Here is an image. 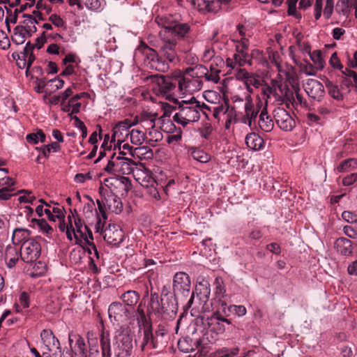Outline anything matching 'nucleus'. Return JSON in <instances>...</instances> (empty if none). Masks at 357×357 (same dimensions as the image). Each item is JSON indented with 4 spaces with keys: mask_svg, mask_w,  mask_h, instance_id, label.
Segmentation results:
<instances>
[{
    "mask_svg": "<svg viewBox=\"0 0 357 357\" xmlns=\"http://www.w3.org/2000/svg\"><path fill=\"white\" fill-rule=\"evenodd\" d=\"M68 344L71 350L70 357H83L86 351L85 341L78 334H68Z\"/></svg>",
    "mask_w": 357,
    "mask_h": 357,
    "instance_id": "nucleus-17",
    "label": "nucleus"
},
{
    "mask_svg": "<svg viewBox=\"0 0 357 357\" xmlns=\"http://www.w3.org/2000/svg\"><path fill=\"white\" fill-rule=\"evenodd\" d=\"M155 85L153 87V91L156 96L166 97L170 100L169 94L178 85L181 91L199 90L202 86V82L194 78L185 77L181 70H175L170 75H155Z\"/></svg>",
    "mask_w": 357,
    "mask_h": 357,
    "instance_id": "nucleus-2",
    "label": "nucleus"
},
{
    "mask_svg": "<svg viewBox=\"0 0 357 357\" xmlns=\"http://www.w3.org/2000/svg\"><path fill=\"white\" fill-rule=\"evenodd\" d=\"M41 340L49 351H54L60 348L59 341L55 337L52 331L44 329L40 333Z\"/></svg>",
    "mask_w": 357,
    "mask_h": 357,
    "instance_id": "nucleus-24",
    "label": "nucleus"
},
{
    "mask_svg": "<svg viewBox=\"0 0 357 357\" xmlns=\"http://www.w3.org/2000/svg\"><path fill=\"white\" fill-rule=\"evenodd\" d=\"M234 60L235 63L238 64L240 67L245 66L246 63L249 65H252L251 59L249 56H242L240 54H234Z\"/></svg>",
    "mask_w": 357,
    "mask_h": 357,
    "instance_id": "nucleus-60",
    "label": "nucleus"
},
{
    "mask_svg": "<svg viewBox=\"0 0 357 357\" xmlns=\"http://www.w3.org/2000/svg\"><path fill=\"white\" fill-rule=\"evenodd\" d=\"M31 232L24 228H16L13 232L12 241L14 244H20L31 239L29 238Z\"/></svg>",
    "mask_w": 357,
    "mask_h": 357,
    "instance_id": "nucleus-33",
    "label": "nucleus"
},
{
    "mask_svg": "<svg viewBox=\"0 0 357 357\" xmlns=\"http://www.w3.org/2000/svg\"><path fill=\"white\" fill-rule=\"evenodd\" d=\"M213 132V127L211 123H206L200 130V135L205 139H208Z\"/></svg>",
    "mask_w": 357,
    "mask_h": 357,
    "instance_id": "nucleus-63",
    "label": "nucleus"
},
{
    "mask_svg": "<svg viewBox=\"0 0 357 357\" xmlns=\"http://www.w3.org/2000/svg\"><path fill=\"white\" fill-rule=\"evenodd\" d=\"M191 155L194 160L202 163L207 162L211 159V156L209 154L206 153L203 150L197 149L192 151Z\"/></svg>",
    "mask_w": 357,
    "mask_h": 357,
    "instance_id": "nucleus-43",
    "label": "nucleus"
},
{
    "mask_svg": "<svg viewBox=\"0 0 357 357\" xmlns=\"http://www.w3.org/2000/svg\"><path fill=\"white\" fill-rule=\"evenodd\" d=\"M108 314L111 322L119 326L127 323L131 313L124 304L113 302L109 306Z\"/></svg>",
    "mask_w": 357,
    "mask_h": 357,
    "instance_id": "nucleus-14",
    "label": "nucleus"
},
{
    "mask_svg": "<svg viewBox=\"0 0 357 357\" xmlns=\"http://www.w3.org/2000/svg\"><path fill=\"white\" fill-rule=\"evenodd\" d=\"M151 316L136 318L138 332L135 342L139 344L142 351L162 349L167 343V329L164 326L159 324L153 333Z\"/></svg>",
    "mask_w": 357,
    "mask_h": 357,
    "instance_id": "nucleus-3",
    "label": "nucleus"
},
{
    "mask_svg": "<svg viewBox=\"0 0 357 357\" xmlns=\"http://www.w3.org/2000/svg\"><path fill=\"white\" fill-rule=\"evenodd\" d=\"M122 142V141H119L118 143L115 144L114 147V151H116V149H118L119 151L118 154L116 153V159H115L116 162L118 164V171L121 169L123 165H124L125 160H128V158L125 157V155H127V153L121 151Z\"/></svg>",
    "mask_w": 357,
    "mask_h": 357,
    "instance_id": "nucleus-40",
    "label": "nucleus"
},
{
    "mask_svg": "<svg viewBox=\"0 0 357 357\" xmlns=\"http://www.w3.org/2000/svg\"><path fill=\"white\" fill-rule=\"evenodd\" d=\"M171 100L174 104L178 105V109L173 116L174 121L185 128L189 123L197 122L200 119V113L197 107L183 105V103L174 98Z\"/></svg>",
    "mask_w": 357,
    "mask_h": 357,
    "instance_id": "nucleus-9",
    "label": "nucleus"
},
{
    "mask_svg": "<svg viewBox=\"0 0 357 357\" xmlns=\"http://www.w3.org/2000/svg\"><path fill=\"white\" fill-rule=\"evenodd\" d=\"M123 149H128V154L135 158H151L153 155V151L147 146H139L134 148L129 144L126 143L122 145Z\"/></svg>",
    "mask_w": 357,
    "mask_h": 357,
    "instance_id": "nucleus-21",
    "label": "nucleus"
},
{
    "mask_svg": "<svg viewBox=\"0 0 357 357\" xmlns=\"http://www.w3.org/2000/svg\"><path fill=\"white\" fill-rule=\"evenodd\" d=\"M298 0H287V3L288 4L287 14L290 16H294L295 18L298 20H301L302 17V15L301 13L296 10V3Z\"/></svg>",
    "mask_w": 357,
    "mask_h": 357,
    "instance_id": "nucleus-52",
    "label": "nucleus"
},
{
    "mask_svg": "<svg viewBox=\"0 0 357 357\" xmlns=\"http://www.w3.org/2000/svg\"><path fill=\"white\" fill-rule=\"evenodd\" d=\"M342 218L347 222L354 223L357 222V215L349 211H344L342 213Z\"/></svg>",
    "mask_w": 357,
    "mask_h": 357,
    "instance_id": "nucleus-64",
    "label": "nucleus"
},
{
    "mask_svg": "<svg viewBox=\"0 0 357 357\" xmlns=\"http://www.w3.org/2000/svg\"><path fill=\"white\" fill-rule=\"evenodd\" d=\"M258 124L260 128L266 132H271L273 128V121L271 116L268 115L266 108L259 114Z\"/></svg>",
    "mask_w": 357,
    "mask_h": 357,
    "instance_id": "nucleus-29",
    "label": "nucleus"
},
{
    "mask_svg": "<svg viewBox=\"0 0 357 357\" xmlns=\"http://www.w3.org/2000/svg\"><path fill=\"white\" fill-rule=\"evenodd\" d=\"M352 3H342V2L337 1L335 6V11L340 15H342L347 18L349 16Z\"/></svg>",
    "mask_w": 357,
    "mask_h": 357,
    "instance_id": "nucleus-48",
    "label": "nucleus"
},
{
    "mask_svg": "<svg viewBox=\"0 0 357 357\" xmlns=\"http://www.w3.org/2000/svg\"><path fill=\"white\" fill-rule=\"evenodd\" d=\"M225 105H218V106L213 107V116H214L215 119H218L219 114L221 112H223L224 114H225L228 111L229 105V100L227 98L225 100Z\"/></svg>",
    "mask_w": 357,
    "mask_h": 357,
    "instance_id": "nucleus-56",
    "label": "nucleus"
},
{
    "mask_svg": "<svg viewBox=\"0 0 357 357\" xmlns=\"http://www.w3.org/2000/svg\"><path fill=\"white\" fill-rule=\"evenodd\" d=\"M191 280L188 273L176 272L172 281V290L178 297L187 298L190 294Z\"/></svg>",
    "mask_w": 357,
    "mask_h": 357,
    "instance_id": "nucleus-12",
    "label": "nucleus"
},
{
    "mask_svg": "<svg viewBox=\"0 0 357 357\" xmlns=\"http://www.w3.org/2000/svg\"><path fill=\"white\" fill-rule=\"evenodd\" d=\"M159 45L158 52L142 42L137 48L145 56L146 65L151 69L165 73L169 68V63L178 61L176 52L177 41L176 38L162 36Z\"/></svg>",
    "mask_w": 357,
    "mask_h": 357,
    "instance_id": "nucleus-1",
    "label": "nucleus"
},
{
    "mask_svg": "<svg viewBox=\"0 0 357 357\" xmlns=\"http://www.w3.org/2000/svg\"><path fill=\"white\" fill-rule=\"evenodd\" d=\"M8 231L6 225L3 218L0 217V252L2 251L3 247V241L7 239Z\"/></svg>",
    "mask_w": 357,
    "mask_h": 357,
    "instance_id": "nucleus-54",
    "label": "nucleus"
},
{
    "mask_svg": "<svg viewBox=\"0 0 357 357\" xmlns=\"http://www.w3.org/2000/svg\"><path fill=\"white\" fill-rule=\"evenodd\" d=\"M33 49V46L29 42L26 43L24 52L22 53L21 56L23 58V68H26V72L29 70L35 60V56L32 52Z\"/></svg>",
    "mask_w": 357,
    "mask_h": 357,
    "instance_id": "nucleus-30",
    "label": "nucleus"
},
{
    "mask_svg": "<svg viewBox=\"0 0 357 357\" xmlns=\"http://www.w3.org/2000/svg\"><path fill=\"white\" fill-rule=\"evenodd\" d=\"M151 287L148 308L158 318L161 319H174L178 312V297L160 298L157 292L152 291Z\"/></svg>",
    "mask_w": 357,
    "mask_h": 357,
    "instance_id": "nucleus-4",
    "label": "nucleus"
},
{
    "mask_svg": "<svg viewBox=\"0 0 357 357\" xmlns=\"http://www.w3.org/2000/svg\"><path fill=\"white\" fill-rule=\"evenodd\" d=\"M96 223L95 225V231L96 233H100L101 234H104V231L105 229V226L106 225L107 220H105L102 218L100 213L98 210L96 211Z\"/></svg>",
    "mask_w": 357,
    "mask_h": 357,
    "instance_id": "nucleus-53",
    "label": "nucleus"
},
{
    "mask_svg": "<svg viewBox=\"0 0 357 357\" xmlns=\"http://www.w3.org/2000/svg\"><path fill=\"white\" fill-rule=\"evenodd\" d=\"M337 252L344 256H349L353 253V243L344 237H340L335 241Z\"/></svg>",
    "mask_w": 357,
    "mask_h": 357,
    "instance_id": "nucleus-25",
    "label": "nucleus"
},
{
    "mask_svg": "<svg viewBox=\"0 0 357 357\" xmlns=\"http://www.w3.org/2000/svg\"><path fill=\"white\" fill-rule=\"evenodd\" d=\"M41 246L39 241L32 238L24 241L20 249L21 259L25 263L36 261L40 255Z\"/></svg>",
    "mask_w": 357,
    "mask_h": 357,
    "instance_id": "nucleus-13",
    "label": "nucleus"
},
{
    "mask_svg": "<svg viewBox=\"0 0 357 357\" xmlns=\"http://www.w3.org/2000/svg\"><path fill=\"white\" fill-rule=\"evenodd\" d=\"M132 336L128 331H122L115 336L113 344L115 357H128L132 350Z\"/></svg>",
    "mask_w": 357,
    "mask_h": 357,
    "instance_id": "nucleus-10",
    "label": "nucleus"
},
{
    "mask_svg": "<svg viewBox=\"0 0 357 357\" xmlns=\"http://www.w3.org/2000/svg\"><path fill=\"white\" fill-rule=\"evenodd\" d=\"M155 22L164 28V31L160 32V36L161 37L168 36L167 31H169L172 26H174V23H176V19H174L172 15L158 16L155 18Z\"/></svg>",
    "mask_w": 357,
    "mask_h": 357,
    "instance_id": "nucleus-28",
    "label": "nucleus"
},
{
    "mask_svg": "<svg viewBox=\"0 0 357 357\" xmlns=\"http://www.w3.org/2000/svg\"><path fill=\"white\" fill-rule=\"evenodd\" d=\"M67 100V89L65 90L61 96H53L50 99V102L53 105L61 104V109L64 112L67 111V105L66 100Z\"/></svg>",
    "mask_w": 357,
    "mask_h": 357,
    "instance_id": "nucleus-44",
    "label": "nucleus"
},
{
    "mask_svg": "<svg viewBox=\"0 0 357 357\" xmlns=\"http://www.w3.org/2000/svg\"><path fill=\"white\" fill-rule=\"evenodd\" d=\"M357 165V160L354 158H349L344 160L340 162V164L337 167V171L338 172H344L348 171L350 168H354Z\"/></svg>",
    "mask_w": 357,
    "mask_h": 357,
    "instance_id": "nucleus-45",
    "label": "nucleus"
},
{
    "mask_svg": "<svg viewBox=\"0 0 357 357\" xmlns=\"http://www.w3.org/2000/svg\"><path fill=\"white\" fill-rule=\"evenodd\" d=\"M18 249L15 246L8 245L5 251L4 259L7 266L10 268L14 267L19 260Z\"/></svg>",
    "mask_w": 357,
    "mask_h": 357,
    "instance_id": "nucleus-27",
    "label": "nucleus"
},
{
    "mask_svg": "<svg viewBox=\"0 0 357 357\" xmlns=\"http://www.w3.org/2000/svg\"><path fill=\"white\" fill-rule=\"evenodd\" d=\"M28 142L37 144L39 141L44 142L45 141V135L43 130H39L36 133H30L26 137Z\"/></svg>",
    "mask_w": 357,
    "mask_h": 357,
    "instance_id": "nucleus-50",
    "label": "nucleus"
},
{
    "mask_svg": "<svg viewBox=\"0 0 357 357\" xmlns=\"http://www.w3.org/2000/svg\"><path fill=\"white\" fill-rule=\"evenodd\" d=\"M63 211L65 208L63 206H54L52 208V212L49 208L45 209V213L47 214V218L54 222L58 220V227L61 231H67V225L65 222V215Z\"/></svg>",
    "mask_w": 357,
    "mask_h": 357,
    "instance_id": "nucleus-20",
    "label": "nucleus"
},
{
    "mask_svg": "<svg viewBox=\"0 0 357 357\" xmlns=\"http://www.w3.org/2000/svg\"><path fill=\"white\" fill-rule=\"evenodd\" d=\"M230 0H209V6L207 8L208 12L217 11L221 6L222 3H228Z\"/></svg>",
    "mask_w": 357,
    "mask_h": 357,
    "instance_id": "nucleus-61",
    "label": "nucleus"
},
{
    "mask_svg": "<svg viewBox=\"0 0 357 357\" xmlns=\"http://www.w3.org/2000/svg\"><path fill=\"white\" fill-rule=\"evenodd\" d=\"M245 112L246 114V118L249 119V126L252 125V122H255L259 113V109H255L253 103L250 96H248L245 105Z\"/></svg>",
    "mask_w": 357,
    "mask_h": 357,
    "instance_id": "nucleus-34",
    "label": "nucleus"
},
{
    "mask_svg": "<svg viewBox=\"0 0 357 357\" xmlns=\"http://www.w3.org/2000/svg\"><path fill=\"white\" fill-rule=\"evenodd\" d=\"M310 57L314 63L319 64L322 66L324 59L322 57V52L321 50H314L312 52L310 53Z\"/></svg>",
    "mask_w": 357,
    "mask_h": 357,
    "instance_id": "nucleus-62",
    "label": "nucleus"
},
{
    "mask_svg": "<svg viewBox=\"0 0 357 357\" xmlns=\"http://www.w3.org/2000/svg\"><path fill=\"white\" fill-rule=\"evenodd\" d=\"M274 119L278 127L285 132L291 131L296 122L290 114L282 107H277L273 111Z\"/></svg>",
    "mask_w": 357,
    "mask_h": 357,
    "instance_id": "nucleus-15",
    "label": "nucleus"
},
{
    "mask_svg": "<svg viewBox=\"0 0 357 357\" xmlns=\"http://www.w3.org/2000/svg\"><path fill=\"white\" fill-rule=\"evenodd\" d=\"M207 68L204 65H197L195 68H189L186 70L187 73H191V78H194L198 80L197 77H206L208 73ZM200 82H202L200 80Z\"/></svg>",
    "mask_w": 357,
    "mask_h": 357,
    "instance_id": "nucleus-39",
    "label": "nucleus"
},
{
    "mask_svg": "<svg viewBox=\"0 0 357 357\" xmlns=\"http://www.w3.org/2000/svg\"><path fill=\"white\" fill-rule=\"evenodd\" d=\"M305 91L311 98L320 101L325 94L324 85L318 80L310 79L305 86Z\"/></svg>",
    "mask_w": 357,
    "mask_h": 357,
    "instance_id": "nucleus-19",
    "label": "nucleus"
},
{
    "mask_svg": "<svg viewBox=\"0 0 357 357\" xmlns=\"http://www.w3.org/2000/svg\"><path fill=\"white\" fill-rule=\"evenodd\" d=\"M191 342L192 340H188V338L180 339L178 342V348L183 353L192 351L194 350V347Z\"/></svg>",
    "mask_w": 357,
    "mask_h": 357,
    "instance_id": "nucleus-51",
    "label": "nucleus"
},
{
    "mask_svg": "<svg viewBox=\"0 0 357 357\" xmlns=\"http://www.w3.org/2000/svg\"><path fill=\"white\" fill-rule=\"evenodd\" d=\"M324 84L328 89L329 95L337 100H341L343 99V96L340 91L338 86L334 84L329 79L326 78Z\"/></svg>",
    "mask_w": 357,
    "mask_h": 357,
    "instance_id": "nucleus-37",
    "label": "nucleus"
},
{
    "mask_svg": "<svg viewBox=\"0 0 357 357\" xmlns=\"http://www.w3.org/2000/svg\"><path fill=\"white\" fill-rule=\"evenodd\" d=\"M213 284L215 285V294L217 297H224L226 293L225 285L222 277H216Z\"/></svg>",
    "mask_w": 357,
    "mask_h": 357,
    "instance_id": "nucleus-41",
    "label": "nucleus"
},
{
    "mask_svg": "<svg viewBox=\"0 0 357 357\" xmlns=\"http://www.w3.org/2000/svg\"><path fill=\"white\" fill-rule=\"evenodd\" d=\"M115 159H116V153L114 152L112 153L110 159L109 160L107 165L104 168V170L109 174H118V164L116 162Z\"/></svg>",
    "mask_w": 357,
    "mask_h": 357,
    "instance_id": "nucleus-47",
    "label": "nucleus"
},
{
    "mask_svg": "<svg viewBox=\"0 0 357 357\" xmlns=\"http://www.w3.org/2000/svg\"><path fill=\"white\" fill-rule=\"evenodd\" d=\"M67 76V66H66L59 77L48 80L49 86L53 91H57L63 87L65 80L61 78V77Z\"/></svg>",
    "mask_w": 357,
    "mask_h": 357,
    "instance_id": "nucleus-38",
    "label": "nucleus"
},
{
    "mask_svg": "<svg viewBox=\"0 0 357 357\" xmlns=\"http://www.w3.org/2000/svg\"><path fill=\"white\" fill-rule=\"evenodd\" d=\"M89 354L86 351L83 357H111V345L109 333L102 331L100 335L101 353L99 351L98 341L96 337L91 338L88 333Z\"/></svg>",
    "mask_w": 357,
    "mask_h": 357,
    "instance_id": "nucleus-8",
    "label": "nucleus"
},
{
    "mask_svg": "<svg viewBox=\"0 0 357 357\" xmlns=\"http://www.w3.org/2000/svg\"><path fill=\"white\" fill-rule=\"evenodd\" d=\"M124 232L120 227L109 223L104 231L103 238L107 244L119 246L123 241Z\"/></svg>",
    "mask_w": 357,
    "mask_h": 357,
    "instance_id": "nucleus-16",
    "label": "nucleus"
},
{
    "mask_svg": "<svg viewBox=\"0 0 357 357\" xmlns=\"http://www.w3.org/2000/svg\"><path fill=\"white\" fill-rule=\"evenodd\" d=\"M33 226H37L42 231L49 234L52 231V228L50 227L45 219L33 218L31 220Z\"/></svg>",
    "mask_w": 357,
    "mask_h": 357,
    "instance_id": "nucleus-46",
    "label": "nucleus"
},
{
    "mask_svg": "<svg viewBox=\"0 0 357 357\" xmlns=\"http://www.w3.org/2000/svg\"><path fill=\"white\" fill-rule=\"evenodd\" d=\"M69 212L72 213L74 220L75 227H73L72 218L68 214V240H73V235L75 238V242L77 245L86 244L88 242L86 234L84 230H87V226L83 225L82 220L79 217H75L72 213L71 209H68Z\"/></svg>",
    "mask_w": 357,
    "mask_h": 357,
    "instance_id": "nucleus-11",
    "label": "nucleus"
},
{
    "mask_svg": "<svg viewBox=\"0 0 357 357\" xmlns=\"http://www.w3.org/2000/svg\"><path fill=\"white\" fill-rule=\"evenodd\" d=\"M137 162L132 158H128V160H125L124 165L120 170H119L118 174L129 175L134 170V166H136Z\"/></svg>",
    "mask_w": 357,
    "mask_h": 357,
    "instance_id": "nucleus-42",
    "label": "nucleus"
},
{
    "mask_svg": "<svg viewBox=\"0 0 357 357\" xmlns=\"http://www.w3.org/2000/svg\"><path fill=\"white\" fill-rule=\"evenodd\" d=\"M211 295V285L209 281L203 276H199L197 279V284L195 290L191 293V296L186 303V307L190 308L193 303L195 296L202 305V311L208 312L211 311L212 304L209 303Z\"/></svg>",
    "mask_w": 357,
    "mask_h": 357,
    "instance_id": "nucleus-7",
    "label": "nucleus"
},
{
    "mask_svg": "<svg viewBox=\"0 0 357 357\" xmlns=\"http://www.w3.org/2000/svg\"><path fill=\"white\" fill-rule=\"evenodd\" d=\"M220 308L223 314L228 318L231 316L241 317L245 315L247 310L243 305H227L225 302L220 301Z\"/></svg>",
    "mask_w": 357,
    "mask_h": 357,
    "instance_id": "nucleus-23",
    "label": "nucleus"
},
{
    "mask_svg": "<svg viewBox=\"0 0 357 357\" xmlns=\"http://www.w3.org/2000/svg\"><path fill=\"white\" fill-rule=\"evenodd\" d=\"M299 90L298 88L295 89V97L293 93H291V97H289L288 95L286 94V106L288 108H290V105L296 109L298 105L302 106L303 105H306L305 101L303 100V96L299 93Z\"/></svg>",
    "mask_w": 357,
    "mask_h": 357,
    "instance_id": "nucleus-32",
    "label": "nucleus"
},
{
    "mask_svg": "<svg viewBox=\"0 0 357 357\" xmlns=\"http://www.w3.org/2000/svg\"><path fill=\"white\" fill-rule=\"evenodd\" d=\"M190 30V26L188 23L176 22L169 31H167L168 38L181 39L187 36Z\"/></svg>",
    "mask_w": 357,
    "mask_h": 357,
    "instance_id": "nucleus-22",
    "label": "nucleus"
},
{
    "mask_svg": "<svg viewBox=\"0 0 357 357\" xmlns=\"http://www.w3.org/2000/svg\"><path fill=\"white\" fill-rule=\"evenodd\" d=\"M8 173V169L0 168V188L13 190L12 187L15 185V181L12 178L6 176Z\"/></svg>",
    "mask_w": 357,
    "mask_h": 357,
    "instance_id": "nucleus-36",
    "label": "nucleus"
},
{
    "mask_svg": "<svg viewBox=\"0 0 357 357\" xmlns=\"http://www.w3.org/2000/svg\"><path fill=\"white\" fill-rule=\"evenodd\" d=\"M20 193L24 194L23 195H21L19 197L18 200L20 202H24V203H31L35 200V196L32 195V192L31 191L28 190H21L19 192Z\"/></svg>",
    "mask_w": 357,
    "mask_h": 357,
    "instance_id": "nucleus-58",
    "label": "nucleus"
},
{
    "mask_svg": "<svg viewBox=\"0 0 357 357\" xmlns=\"http://www.w3.org/2000/svg\"><path fill=\"white\" fill-rule=\"evenodd\" d=\"M162 109L163 116H161L162 119L166 117H169L174 111L178 109V105L175 104V105H171L169 103L165 102L162 104Z\"/></svg>",
    "mask_w": 357,
    "mask_h": 357,
    "instance_id": "nucleus-59",
    "label": "nucleus"
},
{
    "mask_svg": "<svg viewBox=\"0 0 357 357\" xmlns=\"http://www.w3.org/2000/svg\"><path fill=\"white\" fill-rule=\"evenodd\" d=\"M139 298V294L134 290L127 291L121 296V298L125 305L131 307H134L137 303Z\"/></svg>",
    "mask_w": 357,
    "mask_h": 357,
    "instance_id": "nucleus-31",
    "label": "nucleus"
},
{
    "mask_svg": "<svg viewBox=\"0 0 357 357\" xmlns=\"http://www.w3.org/2000/svg\"><path fill=\"white\" fill-rule=\"evenodd\" d=\"M245 142L247 146L253 151H259L263 149L264 146V141L263 138L254 132L248 133L246 135Z\"/></svg>",
    "mask_w": 357,
    "mask_h": 357,
    "instance_id": "nucleus-26",
    "label": "nucleus"
},
{
    "mask_svg": "<svg viewBox=\"0 0 357 357\" xmlns=\"http://www.w3.org/2000/svg\"><path fill=\"white\" fill-rule=\"evenodd\" d=\"M80 59L74 53H68V75L75 73V68L78 67Z\"/></svg>",
    "mask_w": 357,
    "mask_h": 357,
    "instance_id": "nucleus-49",
    "label": "nucleus"
},
{
    "mask_svg": "<svg viewBox=\"0 0 357 357\" xmlns=\"http://www.w3.org/2000/svg\"><path fill=\"white\" fill-rule=\"evenodd\" d=\"M100 199H96L98 210L102 218L107 220L106 211L108 210L115 214H120L123 211V203L120 199L109 188H105L100 183L98 188Z\"/></svg>",
    "mask_w": 357,
    "mask_h": 357,
    "instance_id": "nucleus-5",
    "label": "nucleus"
},
{
    "mask_svg": "<svg viewBox=\"0 0 357 357\" xmlns=\"http://www.w3.org/2000/svg\"><path fill=\"white\" fill-rule=\"evenodd\" d=\"M195 322L196 324H199L200 322L204 326V328L208 326V328L217 334H222L226 329L230 330L235 327L233 324L232 319L226 317L220 307L214 312L211 317H206L205 315L199 316L195 319Z\"/></svg>",
    "mask_w": 357,
    "mask_h": 357,
    "instance_id": "nucleus-6",
    "label": "nucleus"
},
{
    "mask_svg": "<svg viewBox=\"0 0 357 357\" xmlns=\"http://www.w3.org/2000/svg\"><path fill=\"white\" fill-rule=\"evenodd\" d=\"M161 129L167 133H174L178 130V128L176 127L174 122L169 119H162Z\"/></svg>",
    "mask_w": 357,
    "mask_h": 357,
    "instance_id": "nucleus-55",
    "label": "nucleus"
},
{
    "mask_svg": "<svg viewBox=\"0 0 357 357\" xmlns=\"http://www.w3.org/2000/svg\"><path fill=\"white\" fill-rule=\"evenodd\" d=\"M33 21L31 20L30 21V25L26 26H17L13 31V34L12 36V40L17 45L23 44L26 38L29 37L32 35L33 33L36 31V27L35 26Z\"/></svg>",
    "mask_w": 357,
    "mask_h": 357,
    "instance_id": "nucleus-18",
    "label": "nucleus"
},
{
    "mask_svg": "<svg viewBox=\"0 0 357 357\" xmlns=\"http://www.w3.org/2000/svg\"><path fill=\"white\" fill-rule=\"evenodd\" d=\"M47 52L52 54H65V48L61 47L59 43H52L47 48Z\"/></svg>",
    "mask_w": 357,
    "mask_h": 357,
    "instance_id": "nucleus-57",
    "label": "nucleus"
},
{
    "mask_svg": "<svg viewBox=\"0 0 357 357\" xmlns=\"http://www.w3.org/2000/svg\"><path fill=\"white\" fill-rule=\"evenodd\" d=\"M82 245H79V246L76 248L73 249L70 251L69 257L72 264H78L81 262V260L83 256L85 255L86 244L82 243Z\"/></svg>",
    "mask_w": 357,
    "mask_h": 357,
    "instance_id": "nucleus-35",
    "label": "nucleus"
}]
</instances>
